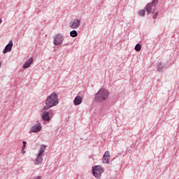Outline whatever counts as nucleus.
Segmentation results:
<instances>
[{"label": "nucleus", "instance_id": "obj_12", "mask_svg": "<svg viewBox=\"0 0 179 179\" xmlns=\"http://www.w3.org/2000/svg\"><path fill=\"white\" fill-rule=\"evenodd\" d=\"M82 97L80 96H77L75 97L74 100H73V104L74 106H79L80 104H82Z\"/></svg>", "mask_w": 179, "mask_h": 179}, {"label": "nucleus", "instance_id": "obj_13", "mask_svg": "<svg viewBox=\"0 0 179 179\" xmlns=\"http://www.w3.org/2000/svg\"><path fill=\"white\" fill-rule=\"evenodd\" d=\"M42 120L43 121H50L51 118L50 117V113L48 112H43V114L42 115Z\"/></svg>", "mask_w": 179, "mask_h": 179}, {"label": "nucleus", "instance_id": "obj_9", "mask_svg": "<svg viewBox=\"0 0 179 179\" xmlns=\"http://www.w3.org/2000/svg\"><path fill=\"white\" fill-rule=\"evenodd\" d=\"M69 26L71 29H78L80 26V20L75 19L73 22H70Z\"/></svg>", "mask_w": 179, "mask_h": 179}, {"label": "nucleus", "instance_id": "obj_18", "mask_svg": "<svg viewBox=\"0 0 179 179\" xmlns=\"http://www.w3.org/2000/svg\"><path fill=\"white\" fill-rule=\"evenodd\" d=\"M154 15H153V16H152V19H156V17H157V16H158V15H159V12H154V13H153Z\"/></svg>", "mask_w": 179, "mask_h": 179}, {"label": "nucleus", "instance_id": "obj_2", "mask_svg": "<svg viewBox=\"0 0 179 179\" xmlns=\"http://www.w3.org/2000/svg\"><path fill=\"white\" fill-rule=\"evenodd\" d=\"M110 92L105 88H101L94 95V100L96 103H104L108 99Z\"/></svg>", "mask_w": 179, "mask_h": 179}, {"label": "nucleus", "instance_id": "obj_21", "mask_svg": "<svg viewBox=\"0 0 179 179\" xmlns=\"http://www.w3.org/2000/svg\"><path fill=\"white\" fill-rule=\"evenodd\" d=\"M35 179H41L40 176H37Z\"/></svg>", "mask_w": 179, "mask_h": 179}, {"label": "nucleus", "instance_id": "obj_14", "mask_svg": "<svg viewBox=\"0 0 179 179\" xmlns=\"http://www.w3.org/2000/svg\"><path fill=\"white\" fill-rule=\"evenodd\" d=\"M157 69L158 72H163V69H164V65H163L162 62H159L157 66Z\"/></svg>", "mask_w": 179, "mask_h": 179}, {"label": "nucleus", "instance_id": "obj_7", "mask_svg": "<svg viewBox=\"0 0 179 179\" xmlns=\"http://www.w3.org/2000/svg\"><path fill=\"white\" fill-rule=\"evenodd\" d=\"M13 47V41L10 40L5 47V48L3 50V54H6V52H10L12 51V48Z\"/></svg>", "mask_w": 179, "mask_h": 179}, {"label": "nucleus", "instance_id": "obj_16", "mask_svg": "<svg viewBox=\"0 0 179 179\" xmlns=\"http://www.w3.org/2000/svg\"><path fill=\"white\" fill-rule=\"evenodd\" d=\"M71 37L75 38L78 37V31L76 30H73L70 32Z\"/></svg>", "mask_w": 179, "mask_h": 179}, {"label": "nucleus", "instance_id": "obj_5", "mask_svg": "<svg viewBox=\"0 0 179 179\" xmlns=\"http://www.w3.org/2000/svg\"><path fill=\"white\" fill-rule=\"evenodd\" d=\"M104 173V167L97 165L92 167V174L95 178H101V174Z\"/></svg>", "mask_w": 179, "mask_h": 179}, {"label": "nucleus", "instance_id": "obj_6", "mask_svg": "<svg viewBox=\"0 0 179 179\" xmlns=\"http://www.w3.org/2000/svg\"><path fill=\"white\" fill-rule=\"evenodd\" d=\"M64 37L62 34H57L54 37L53 43L55 45H60V44H62L64 43Z\"/></svg>", "mask_w": 179, "mask_h": 179}, {"label": "nucleus", "instance_id": "obj_19", "mask_svg": "<svg viewBox=\"0 0 179 179\" xmlns=\"http://www.w3.org/2000/svg\"><path fill=\"white\" fill-rule=\"evenodd\" d=\"M26 141L22 142V150H24V148H26Z\"/></svg>", "mask_w": 179, "mask_h": 179}, {"label": "nucleus", "instance_id": "obj_1", "mask_svg": "<svg viewBox=\"0 0 179 179\" xmlns=\"http://www.w3.org/2000/svg\"><path fill=\"white\" fill-rule=\"evenodd\" d=\"M45 106L43 107V110H47L52 108V107H55L59 104V99H58V94L54 92L50 95L48 96L45 102Z\"/></svg>", "mask_w": 179, "mask_h": 179}, {"label": "nucleus", "instance_id": "obj_10", "mask_svg": "<svg viewBox=\"0 0 179 179\" xmlns=\"http://www.w3.org/2000/svg\"><path fill=\"white\" fill-rule=\"evenodd\" d=\"M43 129V127L41 126V123H38L37 124H35L31 127V132H40L41 129Z\"/></svg>", "mask_w": 179, "mask_h": 179}, {"label": "nucleus", "instance_id": "obj_8", "mask_svg": "<svg viewBox=\"0 0 179 179\" xmlns=\"http://www.w3.org/2000/svg\"><path fill=\"white\" fill-rule=\"evenodd\" d=\"M111 155H110V151H106L103 156V163L104 164H110V158Z\"/></svg>", "mask_w": 179, "mask_h": 179}, {"label": "nucleus", "instance_id": "obj_3", "mask_svg": "<svg viewBox=\"0 0 179 179\" xmlns=\"http://www.w3.org/2000/svg\"><path fill=\"white\" fill-rule=\"evenodd\" d=\"M157 3H159V0H152L151 3H149L145 6V9L148 15L156 12V6H157Z\"/></svg>", "mask_w": 179, "mask_h": 179}, {"label": "nucleus", "instance_id": "obj_15", "mask_svg": "<svg viewBox=\"0 0 179 179\" xmlns=\"http://www.w3.org/2000/svg\"><path fill=\"white\" fill-rule=\"evenodd\" d=\"M145 14H146V9H145V8L143 10H140L138 11L139 16H142V17H143Z\"/></svg>", "mask_w": 179, "mask_h": 179}, {"label": "nucleus", "instance_id": "obj_24", "mask_svg": "<svg viewBox=\"0 0 179 179\" xmlns=\"http://www.w3.org/2000/svg\"><path fill=\"white\" fill-rule=\"evenodd\" d=\"M0 66H1V62H0Z\"/></svg>", "mask_w": 179, "mask_h": 179}, {"label": "nucleus", "instance_id": "obj_20", "mask_svg": "<svg viewBox=\"0 0 179 179\" xmlns=\"http://www.w3.org/2000/svg\"><path fill=\"white\" fill-rule=\"evenodd\" d=\"M48 113H49V115H53V114H54V110H50Z\"/></svg>", "mask_w": 179, "mask_h": 179}, {"label": "nucleus", "instance_id": "obj_4", "mask_svg": "<svg viewBox=\"0 0 179 179\" xmlns=\"http://www.w3.org/2000/svg\"><path fill=\"white\" fill-rule=\"evenodd\" d=\"M45 149H47V145H41L38 154L37 155V158L36 159L34 162L36 166H38V164H41V163H43V155H44V152H45Z\"/></svg>", "mask_w": 179, "mask_h": 179}, {"label": "nucleus", "instance_id": "obj_17", "mask_svg": "<svg viewBox=\"0 0 179 179\" xmlns=\"http://www.w3.org/2000/svg\"><path fill=\"white\" fill-rule=\"evenodd\" d=\"M135 51H137V52H139V51H141V50H142V46L141 45V44L137 43L134 48Z\"/></svg>", "mask_w": 179, "mask_h": 179}, {"label": "nucleus", "instance_id": "obj_22", "mask_svg": "<svg viewBox=\"0 0 179 179\" xmlns=\"http://www.w3.org/2000/svg\"><path fill=\"white\" fill-rule=\"evenodd\" d=\"M2 23V19L0 18V24Z\"/></svg>", "mask_w": 179, "mask_h": 179}, {"label": "nucleus", "instance_id": "obj_11", "mask_svg": "<svg viewBox=\"0 0 179 179\" xmlns=\"http://www.w3.org/2000/svg\"><path fill=\"white\" fill-rule=\"evenodd\" d=\"M33 64V57H30L27 62H24L22 68L27 69V68H30V66Z\"/></svg>", "mask_w": 179, "mask_h": 179}, {"label": "nucleus", "instance_id": "obj_23", "mask_svg": "<svg viewBox=\"0 0 179 179\" xmlns=\"http://www.w3.org/2000/svg\"><path fill=\"white\" fill-rule=\"evenodd\" d=\"M22 153H23V154L26 153V151H24V150H22Z\"/></svg>", "mask_w": 179, "mask_h": 179}]
</instances>
